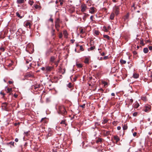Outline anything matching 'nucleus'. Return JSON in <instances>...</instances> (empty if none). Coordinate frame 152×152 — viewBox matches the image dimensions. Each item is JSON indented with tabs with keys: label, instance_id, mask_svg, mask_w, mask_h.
I'll use <instances>...</instances> for the list:
<instances>
[{
	"label": "nucleus",
	"instance_id": "1",
	"mask_svg": "<svg viewBox=\"0 0 152 152\" xmlns=\"http://www.w3.org/2000/svg\"><path fill=\"white\" fill-rule=\"evenodd\" d=\"M58 113L62 115H66L67 112L65 107L63 105H60L58 106Z\"/></svg>",
	"mask_w": 152,
	"mask_h": 152
},
{
	"label": "nucleus",
	"instance_id": "2",
	"mask_svg": "<svg viewBox=\"0 0 152 152\" xmlns=\"http://www.w3.org/2000/svg\"><path fill=\"white\" fill-rule=\"evenodd\" d=\"M41 85L40 84H36L33 85L32 86L31 88L33 90L35 91H37L39 90V88H40Z\"/></svg>",
	"mask_w": 152,
	"mask_h": 152
},
{
	"label": "nucleus",
	"instance_id": "3",
	"mask_svg": "<svg viewBox=\"0 0 152 152\" xmlns=\"http://www.w3.org/2000/svg\"><path fill=\"white\" fill-rule=\"evenodd\" d=\"M53 69V66H45V71L47 72L52 71Z\"/></svg>",
	"mask_w": 152,
	"mask_h": 152
},
{
	"label": "nucleus",
	"instance_id": "4",
	"mask_svg": "<svg viewBox=\"0 0 152 152\" xmlns=\"http://www.w3.org/2000/svg\"><path fill=\"white\" fill-rule=\"evenodd\" d=\"M151 106L150 105L146 106L143 109V111L146 112H148L151 111Z\"/></svg>",
	"mask_w": 152,
	"mask_h": 152
},
{
	"label": "nucleus",
	"instance_id": "5",
	"mask_svg": "<svg viewBox=\"0 0 152 152\" xmlns=\"http://www.w3.org/2000/svg\"><path fill=\"white\" fill-rule=\"evenodd\" d=\"M25 26L27 28H31V22L30 21H27L25 22Z\"/></svg>",
	"mask_w": 152,
	"mask_h": 152
},
{
	"label": "nucleus",
	"instance_id": "6",
	"mask_svg": "<svg viewBox=\"0 0 152 152\" xmlns=\"http://www.w3.org/2000/svg\"><path fill=\"white\" fill-rule=\"evenodd\" d=\"M114 12L115 14L117 15L119 13V7L118 6L115 7L114 8Z\"/></svg>",
	"mask_w": 152,
	"mask_h": 152
},
{
	"label": "nucleus",
	"instance_id": "7",
	"mask_svg": "<svg viewBox=\"0 0 152 152\" xmlns=\"http://www.w3.org/2000/svg\"><path fill=\"white\" fill-rule=\"evenodd\" d=\"M81 11L82 12H84L86 11V9H87V7L85 4H83L81 5Z\"/></svg>",
	"mask_w": 152,
	"mask_h": 152
},
{
	"label": "nucleus",
	"instance_id": "8",
	"mask_svg": "<svg viewBox=\"0 0 152 152\" xmlns=\"http://www.w3.org/2000/svg\"><path fill=\"white\" fill-rule=\"evenodd\" d=\"M60 124H64V127H66L67 125V124L66 122V120L65 119L62 120L60 122Z\"/></svg>",
	"mask_w": 152,
	"mask_h": 152
},
{
	"label": "nucleus",
	"instance_id": "9",
	"mask_svg": "<svg viewBox=\"0 0 152 152\" xmlns=\"http://www.w3.org/2000/svg\"><path fill=\"white\" fill-rule=\"evenodd\" d=\"M95 8L94 7H91L90 8L89 12L91 14H93L95 12Z\"/></svg>",
	"mask_w": 152,
	"mask_h": 152
},
{
	"label": "nucleus",
	"instance_id": "10",
	"mask_svg": "<svg viewBox=\"0 0 152 152\" xmlns=\"http://www.w3.org/2000/svg\"><path fill=\"white\" fill-rule=\"evenodd\" d=\"M90 59V57H86L85 58V60L84 61V62L86 64H89V60Z\"/></svg>",
	"mask_w": 152,
	"mask_h": 152
},
{
	"label": "nucleus",
	"instance_id": "11",
	"mask_svg": "<svg viewBox=\"0 0 152 152\" xmlns=\"http://www.w3.org/2000/svg\"><path fill=\"white\" fill-rule=\"evenodd\" d=\"M26 0H17L16 2L18 4H21L24 3Z\"/></svg>",
	"mask_w": 152,
	"mask_h": 152
},
{
	"label": "nucleus",
	"instance_id": "12",
	"mask_svg": "<svg viewBox=\"0 0 152 152\" xmlns=\"http://www.w3.org/2000/svg\"><path fill=\"white\" fill-rule=\"evenodd\" d=\"M7 103L6 102H4L2 104L1 106L2 107H3L4 108V109L5 110H7V108L6 107L7 106Z\"/></svg>",
	"mask_w": 152,
	"mask_h": 152
},
{
	"label": "nucleus",
	"instance_id": "13",
	"mask_svg": "<svg viewBox=\"0 0 152 152\" xmlns=\"http://www.w3.org/2000/svg\"><path fill=\"white\" fill-rule=\"evenodd\" d=\"M33 75L32 74L30 73H28L25 75V78L29 77H33Z\"/></svg>",
	"mask_w": 152,
	"mask_h": 152
},
{
	"label": "nucleus",
	"instance_id": "14",
	"mask_svg": "<svg viewBox=\"0 0 152 152\" xmlns=\"http://www.w3.org/2000/svg\"><path fill=\"white\" fill-rule=\"evenodd\" d=\"M63 34L64 37L66 38H67L68 34L67 31L66 30L64 31H63Z\"/></svg>",
	"mask_w": 152,
	"mask_h": 152
},
{
	"label": "nucleus",
	"instance_id": "15",
	"mask_svg": "<svg viewBox=\"0 0 152 152\" xmlns=\"http://www.w3.org/2000/svg\"><path fill=\"white\" fill-rule=\"evenodd\" d=\"M52 52V50L51 49H49L46 51V54L47 56H48L49 55L50 53Z\"/></svg>",
	"mask_w": 152,
	"mask_h": 152
},
{
	"label": "nucleus",
	"instance_id": "16",
	"mask_svg": "<svg viewBox=\"0 0 152 152\" xmlns=\"http://www.w3.org/2000/svg\"><path fill=\"white\" fill-rule=\"evenodd\" d=\"M129 16V13H128L124 17V19L125 20H127Z\"/></svg>",
	"mask_w": 152,
	"mask_h": 152
},
{
	"label": "nucleus",
	"instance_id": "17",
	"mask_svg": "<svg viewBox=\"0 0 152 152\" xmlns=\"http://www.w3.org/2000/svg\"><path fill=\"white\" fill-rule=\"evenodd\" d=\"M114 139L115 140L116 142H118L120 140L119 137L117 136H114Z\"/></svg>",
	"mask_w": 152,
	"mask_h": 152
},
{
	"label": "nucleus",
	"instance_id": "18",
	"mask_svg": "<svg viewBox=\"0 0 152 152\" xmlns=\"http://www.w3.org/2000/svg\"><path fill=\"white\" fill-rule=\"evenodd\" d=\"M12 91V88H7V93H10Z\"/></svg>",
	"mask_w": 152,
	"mask_h": 152
},
{
	"label": "nucleus",
	"instance_id": "19",
	"mask_svg": "<svg viewBox=\"0 0 152 152\" xmlns=\"http://www.w3.org/2000/svg\"><path fill=\"white\" fill-rule=\"evenodd\" d=\"M114 16L115 15L114 13H112L110 16V19L111 20H113L114 18Z\"/></svg>",
	"mask_w": 152,
	"mask_h": 152
},
{
	"label": "nucleus",
	"instance_id": "20",
	"mask_svg": "<svg viewBox=\"0 0 152 152\" xmlns=\"http://www.w3.org/2000/svg\"><path fill=\"white\" fill-rule=\"evenodd\" d=\"M120 62L121 64H125L126 63V61L123 60L122 59H120Z\"/></svg>",
	"mask_w": 152,
	"mask_h": 152
},
{
	"label": "nucleus",
	"instance_id": "21",
	"mask_svg": "<svg viewBox=\"0 0 152 152\" xmlns=\"http://www.w3.org/2000/svg\"><path fill=\"white\" fill-rule=\"evenodd\" d=\"M76 66L78 68H81L83 66V65L81 64L76 63Z\"/></svg>",
	"mask_w": 152,
	"mask_h": 152
},
{
	"label": "nucleus",
	"instance_id": "22",
	"mask_svg": "<svg viewBox=\"0 0 152 152\" xmlns=\"http://www.w3.org/2000/svg\"><path fill=\"white\" fill-rule=\"evenodd\" d=\"M139 74L136 73H134L133 75V77L135 78H137L139 77Z\"/></svg>",
	"mask_w": 152,
	"mask_h": 152
},
{
	"label": "nucleus",
	"instance_id": "23",
	"mask_svg": "<svg viewBox=\"0 0 152 152\" xmlns=\"http://www.w3.org/2000/svg\"><path fill=\"white\" fill-rule=\"evenodd\" d=\"M148 48H145L143 49V52L145 53H148Z\"/></svg>",
	"mask_w": 152,
	"mask_h": 152
},
{
	"label": "nucleus",
	"instance_id": "24",
	"mask_svg": "<svg viewBox=\"0 0 152 152\" xmlns=\"http://www.w3.org/2000/svg\"><path fill=\"white\" fill-rule=\"evenodd\" d=\"M14 142H12L7 143V145H10L12 146V147L14 146Z\"/></svg>",
	"mask_w": 152,
	"mask_h": 152
},
{
	"label": "nucleus",
	"instance_id": "25",
	"mask_svg": "<svg viewBox=\"0 0 152 152\" xmlns=\"http://www.w3.org/2000/svg\"><path fill=\"white\" fill-rule=\"evenodd\" d=\"M102 141V139L100 138H98L96 141V142L97 143L99 142H101Z\"/></svg>",
	"mask_w": 152,
	"mask_h": 152
},
{
	"label": "nucleus",
	"instance_id": "26",
	"mask_svg": "<svg viewBox=\"0 0 152 152\" xmlns=\"http://www.w3.org/2000/svg\"><path fill=\"white\" fill-rule=\"evenodd\" d=\"M103 37L104 38L107 39L108 40H109L110 39V37L107 35H106V34L104 35Z\"/></svg>",
	"mask_w": 152,
	"mask_h": 152
},
{
	"label": "nucleus",
	"instance_id": "27",
	"mask_svg": "<svg viewBox=\"0 0 152 152\" xmlns=\"http://www.w3.org/2000/svg\"><path fill=\"white\" fill-rule=\"evenodd\" d=\"M127 126L126 125L124 124L123 127V130H125L127 129Z\"/></svg>",
	"mask_w": 152,
	"mask_h": 152
},
{
	"label": "nucleus",
	"instance_id": "28",
	"mask_svg": "<svg viewBox=\"0 0 152 152\" xmlns=\"http://www.w3.org/2000/svg\"><path fill=\"white\" fill-rule=\"evenodd\" d=\"M16 15L17 16L20 18H23L22 16H20L19 13L18 12L16 13Z\"/></svg>",
	"mask_w": 152,
	"mask_h": 152
},
{
	"label": "nucleus",
	"instance_id": "29",
	"mask_svg": "<svg viewBox=\"0 0 152 152\" xmlns=\"http://www.w3.org/2000/svg\"><path fill=\"white\" fill-rule=\"evenodd\" d=\"M139 106V103H137L135 104L134 105V107L136 108H137Z\"/></svg>",
	"mask_w": 152,
	"mask_h": 152
},
{
	"label": "nucleus",
	"instance_id": "30",
	"mask_svg": "<svg viewBox=\"0 0 152 152\" xmlns=\"http://www.w3.org/2000/svg\"><path fill=\"white\" fill-rule=\"evenodd\" d=\"M55 58L54 57L52 56L50 58V61L52 62H53L55 60Z\"/></svg>",
	"mask_w": 152,
	"mask_h": 152
},
{
	"label": "nucleus",
	"instance_id": "31",
	"mask_svg": "<svg viewBox=\"0 0 152 152\" xmlns=\"http://www.w3.org/2000/svg\"><path fill=\"white\" fill-rule=\"evenodd\" d=\"M59 2L60 4V5L61 6L63 3V2L64 1V0H59Z\"/></svg>",
	"mask_w": 152,
	"mask_h": 152
},
{
	"label": "nucleus",
	"instance_id": "32",
	"mask_svg": "<svg viewBox=\"0 0 152 152\" xmlns=\"http://www.w3.org/2000/svg\"><path fill=\"white\" fill-rule=\"evenodd\" d=\"M34 3V2L33 1L29 0L28 1V4L31 6H32L33 4Z\"/></svg>",
	"mask_w": 152,
	"mask_h": 152
},
{
	"label": "nucleus",
	"instance_id": "33",
	"mask_svg": "<svg viewBox=\"0 0 152 152\" xmlns=\"http://www.w3.org/2000/svg\"><path fill=\"white\" fill-rule=\"evenodd\" d=\"M103 28L104 31L106 32L108 31V30L106 26H104Z\"/></svg>",
	"mask_w": 152,
	"mask_h": 152
},
{
	"label": "nucleus",
	"instance_id": "34",
	"mask_svg": "<svg viewBox=\"0 0 152 152\" xmlns=\"http://www.w3.org/2000/svg\"><path fill=\"white\" fill-rule=\"evenodd\" d=\"M107 122V119H104V120L102 121V124H105Z\"/></svg>",
	"mask_w": 152,
	"mask_h": 152
},
{
	"label": "nucleus",
	"instance_id": "35",
	"mask_svg": "<svg viewBox=\"0 0 152 152\" xmlns=\"http://www.w3.org/2000/svg\"><path fill=\"white\" fill-rule=\"evenodd\" d=\"M80 33L81 34H83L85 33V30L83 29H81L80 30Z\"/></svg>",
	"mask_w": 152,
	"mask_h": 152
},
{
	"label": "nucleus",
	"instance_id": "36",
	"mask_svg": "<svg viewBox=\"0 0 152 152\" xmlns=\"http://www.w3.org/2000/svg\"><path fill=\"white\" fill-rule=\"evenodd\" d=\"M60 20L59 18H57L55 21V23H59Z\"/></svg>",
	"mask_w": 152,
	"mask_h": 152
},
{
	"label": "nucleus",
	"instance_id": "37",
	"mask_svg": "<svg viewBox=\"0 0 152 152\" xmlns=\"http://www.w3.org/2000/svg\"><path fill=\"white\" fill-rule=\"evenodd\" d=\"M99 32L97 30L94 31V34L96 35H98L99 34Z\"/></svg>",
	"mask_w": 152,
	"mask_h": 152
},
{
	"label": "nucleus",
	"instance_id": "38",
	"mask_svg": "<svg viewBox=\"0 0 152 152\" xmlns=\"http://www.w3.org/2000/svg\"><path fill=\"white\" fill-rule=\"evenodd\" d=\"M60 26L59 23H55V27L56 28L59 27Z\"/></svg>",
	"mask_w": 152,
	"mask_h": 152
},
{
	"label": "nucleus",
	"instance_id": "39",
	"mask_svg": "<svg viewBox=\"0 0 152 152\" xmlns=\"http://www.w3.org/2000/svg\"><path fill=\"white\" fill-rule=\"evenodd\" d=\"M55 30L53 28H52V31H51V34L52 36H54V32Z\"/></svg>",
	"mask_w": 152,
	"mask_h": 152
},
{
	"label": "nucleus",
	"instance_id": "40",
	"mask_svg": "<svg viewBox=\"0 0 152 152\" xmlns=\"http://www.w3.org/2000/svg\"><path fill=\"white\" fill-rule=\"evenodd\" d=\"M80 50H81V51H83L84 50V49L83 48V47L82 46V45H80Z\"/></svg>",
	"mask_w": 152,
	"mask_h": 152
},
{
	"label": "nucleus",
	"instance_id": "41",
	"mask_svg": "<svg viewBox=\"0 0 152 152\" xmlns=\"http://www.w3.org/2000/svg\"><path fill=\"white\" fill-rule=\"evenodd\" d=\"M59 62V60H58L56 62H55V64L56 65V66H57L58 65V64Z\"/></svg>",
	"mask_w": 152,
	"mask_h": 152
},
{
	"label": "nucleus",
	"instance_id": "42",
	"mask_svg": "<svg viewBox=\"0 0 152 152\" xmlns=\"http://www.w3.org/2000/svg\"><path fill=\"white\" fill-rule=\"evenodd\" d=\"M68 86L69 88H71L72 86V83H69L68 85Z\"/></svg>",
	"mask_w": 152,
	"mask_h": 152
},
{
	"label": "nucleus",
	"instance_id": "43",
	"mask_svg": "<svg viewBox=\"0 0 152 152\" xmlns=\"http://www.w3.org/2000/svg\"><path fill=\"white\" fill-rule=\"evenodd\" d=\"M0 50L2 52H4V48L3 47H1L0 48Z\"/></svg>",
	"mask_w": 152,
	"mask_h": 152
},
{
	"label": "nucleus",
	"instance_id": "44",
	"mask_svg": "<svg viewBox=\"0 0 152 152\" xmlns=\"http://www.w3.org/2000/svg\"><path fill=\"white\" fill-rule=\"evenodd\" d=\"M137 112H134L133 114V115L134 116H136L137 115Z\"/></svg>",
	"mask_w": 152,
	"mask_h": 152
},
{
	"label": "nucleus",
	"instance_id": "45",
	"mask_svg": "<svg viewBox=\"0 0 152 152\" xmlns=\"http://www.w3.org/2000/svg\"><path fill=\"white\" fill-rule=\"evenodd\" d=\"M85 106V104H83V105H80V106L82 107L83 108H84Z\"/></svg>",
	"mask_w": 152,
	"mask_h": 152
},
{
	"label": "nucleus",
	"instance_id": "46",
	"mask_svg": "<svg viewBox=\"0 0 152 152\" xmlns=\"http://www.w3.org/2000/svg\"><path fill=\"white\" fill-rule=\"evenodd\" d=\"M108 58V57L107 56H105L103 58V60H106Z\"/></svg>",
	"mask_w": 152,
	"mask_h": 152
},
{
	"label": "nucleus",
	"instance_id": "47",
	"mask_svg": "<svg viewBox=\"0 0 152 152\" xmlns=\"http://www.w3.org/2000/svg\"><path fill=\"white\" fill-rule=\"evenodd\" d=\"M133 53L134 55L136 56L137 54V52L136 51H133Z\"/></svg>",
	"mask_w": 152,
	"mask_h": 152
},
{
	"label": "nucleus",
	"instance_id": "48",
	"mask_svg": "<svg viewBox=\"0 0 152 152\" xmlns=\"http://www.w3.org/2000/svg\"><path fill=\"white\" fill-rule=\"evenodd\" d=\"M62 36H63V35H62V33H60L59 34V37L60 38H61L62 37Z\"/></svg>",
	"mask_w": 152,
	"mask_h": 152
},
{
	"label": "nucleus",
	"instance_id": "49",
	"mask_svg": "<svg viewBox=\"0 0 152 152\" xmlns=\"http://www.w3.org/2000/svg\"><path fill=\"white\" fill-rule=\"evenodd\" d=\"M34 7L36 9H37L39 7V6L37 4L34 5Z\"/></svg>",
	"mask_w": 152,
	"mask_h": 152
},
{
	"label": "nucleus",
	"instance_id": "50",
	"mask_svg": "<svg viewBox=\"0 0 152 152\" xmlns=\"http://www.w3.org/2000/svg\"><path fill=\"white\" fill-rule=\"evenodd\" d=\"M95 48V47L94 46L91 47L90 48V49L91 50H94Z\"/></svg>",
	"mask_w": 152,
	"mask_h": 152
},
{
	"label": "nucleus",
	"instance_id": "51",
	"mask_svg": "<svg viewBox=\"0 0 152 152\" xmlns=\"http://www.w3.org/2000/svg\"><path fill=\"white\" fill-rule=\"evenodd\" d=\"M0 94L2 95H3V96H4L5 95V94L2 92V91H1V92H0Z\"/></svg>",
	"mask_w": 152,
	"mask_h": 152
},
{
	"label": "nucleus",
	"instance_id": "52",
	"mask_svg": "<svg viewBox=\"0 0 152 152\" xmlns=\"http://www.w3.org/2000/svg\"><path fill=\"white\" fill-rule=\"evenodd\" d=\"M41 69L42 71H44V70H45V67H42L41 68Z\"/></svg>",
	"mask_w": 152,
	"mask_h": 152
},
{
	"label": "nucleus",
	"instance_id": "53",
	"mask_svg": "<svg viewBox=\"0 0 152 152\" xmlns=\"http://www.w3.org/2000/svg\"><path fill=\"white\" fill-rule=\"evenodd\" d=\"M107 28L108 29V30L110 29H111V28L110 27V25H109L107 27Z\"/></svg>",
	"mask_w": 152,
	"mask_h": 152
},
{
	"label": "nucleus",
	"instance_id": "54",
	"mask_svg": "<svg viewBox=\"0 0 152 152\" xmlns=\"http://www.w3.org/2000/svg\"><path fill=\"white\" fill-rule=\"evenodd\" d=\"M52 134L50 133H49L47 135V137H48L49 136H50Z\"/></svg>",
	"mask_w": 152,
	"mask_h": 152
},
{
	"label": "nucleus",
	"instance_id": "55",
	"mask_svg": "<svg viewBox=\"0 0 152 152\" xmlns=\"http://www.w3.org/2000/svg\"><path fill=\"white\" fill-rule=\"evenodd\" d=\"M70 41L72 43H74V42H75V40L74 39H71L70 40Z\"/></svg>",
	"mask_w": 152,
	"mask_h": 152
},
{
	"label": "nucleus",
	"instance_id": "56",
	"mask_svg": "<svg viewBox=\"0 0 152 152\" xmlns=\"http://www.w3.org/2000/svg\"><path fill=\"white\" fill-rule=\"evenodd\" d=\"M148 48L150 50H152V46H149Z\"/></svg>",
	"mask_w": 152,
	"mask_h": 152
},
{
	"label": "nucleus",
	"instance_id": "57",
	"mask_svg": "<svg viewBox=\"0 0 152 152\" xmlns=\"http://www.w3.org/2000/svg\"><path fill=\"white\" fill-rule=\"evenodd\" d=\"M20 124V123H15L14 124V125L15 126H17L18 125H19Z\"/></svg>",
	"mask_w": 152,
	"mask_h": 152
},
{
	"label": "nucleus",
	"instance_id": "58",
	"mask_svg": "<svg viewBox=\"0 0 152 152\" xmlns=\"http://www.w3.org/2000/svg\"><path fill=\"white\" fill-rule=\"evenodd\" d=\"M28 132H24V134H25V135L26 136H27L28 135Z\"/></svg>",
	"mask_w": 152,
	"mask_h": 152
},
{
	"label": "nucleus",
	"instance_id": "59",
	"mask_svg": "<svg viewBox=\"0 0 152 152\" xmlns=\"http://www.w3.org/2000/svg\"><path fill=\"white\" fill-rule=\"evenodd\" d=\"M117 129L118 130H120L121 129V127L120 126H118L117 127Z\"/></svg>",
	"mask_w": 152,
	"mask_h": 152
},
{
	"label": "nucleus",
	"instance_id": "60",
	"mask_svg": "<svg viewBox=\"0 0 152 152\" xmlns=\"http://www.w3.org/2000/svg\"><path fill=\"white\" fill-rule=\"evenodd\" d=\"M59 0H57L56 1V4H57L59 3Z\"/></svg>",
	"mask_w": 152,
	"mask_h": 152
},
{
	"label": "nucleus",
	"instance_id": "61",
	"mask_svg": "<svg viewBox=\"0 0 152 152\" xmlns=\"http://www.w3.org/2000/svg\"><path fill=\"white\" fill-rule=\"evenodd\" d=\"M136 134H137V133L136 132H134L133 134V136L134 137H135L136 135Z\"/></svg>",
	"mask_w": 152,
	"mask_h": 152
},
{
	"label": "nucleus",
	"instance_id": "62",
	"mask_svg": "<svg viewBox=\"0 0 152 152\" xmlns=\"http://www.w3.org/2000/svg\"><path fill=\"white\" fill-rule=\"evenodd\" d=\"M15 142H18V139L16 138L15 139Z\"/></svg>",
	"mask_w": 152,
	"mask_h": 152
},
{
	"label": "nucleus",
	"instance_id": "63",
	"mask_svg": "<svg viewBox=\"0 0 152 152\" xmlns=\"http://www.w3.org/2000/svg\"><path fill=\"white\" fill-rule=\"evenodd\" d=\"M8 82L10 84H11L12 83H13V82L12 81H9Z\"/></svg>",
	"mask_w": 152,
	"mask_h": 152
},
{
	"label": "nucleus",
	"instance_id": "64",
	"mask_svg": "<svg viewBox=\"0 0 152 152\" xmlns=\"http://www.w3.org/2000/svg\"><path fill=\"white\" fill-rule=\"evenodd\" d=\"M105 54V53L104 52H103L101 53V55L102 56L104 55Z\"/></svg>",
	"mask_w": 152,
	"mask_h": 152
}]
</instances>
